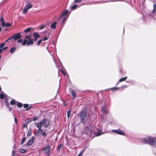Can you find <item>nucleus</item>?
<instances>
[{
    "instance_id": "nucleus-1",
    "label": "nucleus",
    "mask_w": 156,
    "mask_h": 156,
    "mask_svg": "<svg viewBox=\"0 0 156 156\" xmlns=\"http://www.w3.org/2000/svg\"><path fill=\"white\" fill-rule=\"evenodd\" d=\"M31 36L30 34L27 35L25 36L23 40V39H20L18 40L17 42L18 43H21L22 45H25L27 44V46H28L30 44H33L34 43V41H36L38 39V38L40 37V35L37 32L33 33L34 39H31Z\"/></svg>"
},
{
    "instance_id": "nucleus-2",
    "label": "nucleus",
    "mask_w": 156,
    "mask_h": 156,
    "mask_svg": "<svg viewBox=\"0 0 156 156\" xmlns=\"http://www.w3.org/2000/svg\"><path fill=\"white\" fill-rule=\"evenodd\" d=\"M141 141L144 144H147L151 146H156V137L149 136L140 138Z\"/></svg>"
},
{
    "instance_id": "nucleus-3",
    "label": "nucleus",
    "mask_w": 156,
    "mask_h": 156,
    "mask_svg": "<svg viewBox=\"0 0 156 156\" xmlns=\"http://www.w3.org/2000/svg\"><path fill=\"white\" fill-rule=\"evenodd\" d=\"M88 117L85 110L82 109L81 111L80 118L81 122L85 123Z\"/></svg>"
},
{
    "instance_id": "nucleus-4",
    "label": "nucleus",
    "mask_w": 156,
    "mask_h": 156,
    "mask_svg": "<svg viewBox=\"0 0 156 156\" xmlns=\"http://www.w3.org/2000/svg\"><path fill=\"white\" fill-rule=\"evenodd\" d=\"M21 33H19L12 35L11 36L12 39H13L14 41L16 40H17V41L21 39V38L22 37V35L21 34Z\"/></svg>"
},
{
    "instance_id": "nucleus-5",
    "label": "nucleus",
    "mask_w": 156,
    "mask_h": 156,
    "mask_svg": "<svg viewBox=\"0 0 156 156\" xmlns=\"http://www.w3.org/2000/svg\"><path fill=\"white\" fill-rule=\"evenodd\" d=\"M84 133L89 134L93 132V127L91 125H89L84 130Z\"/></svg>"
},
{
    "instance_id": "nucleus-6",
    "label": "nucleus",
    "mask_w": 156,
    "mask_h": 156,
    "mask_svg": "<svg viewBox=\"0 0 156 156\" xmlns=\"http://www.w3.org/2000/svg\"><path fill=\"white\" fill-rule=\"evenodd\" d=\"M51 149V146L49 145H47L44 146L42 149L41 151H43L44 153L48 154L49 152Z\"/></svg>"
},
{
    "instance_id": "nucleus-7",
    "label": "nucleus",
    "mask_w": 156,
    "mask_h": 156,
    "mask_svg": "<svg viewBox=\"0 0 156 156\" xmlns=\"http://www.w3.org/2000/svg\"><path fill=\"white\" fill-rule=\"evenodd\" d=\"M102 129V126H98L96 128L97 133L95 134L97 136H99L103 133L101 132Z\"/></svg>"
},
{
    "instance_id": "nucleus-8",
    "label": "nucleus",
    "mask_w": 156,
    "mask_h": 156,
    "mask_svg": "<svg viewBox=\"0 0 156 156\" xmlns=\"http://www.w3.org/2000/svg\"><path fill=\"white\" fill-rule=\"evenodd\" d=\"M41 121L43 125H44L45 127L47 128L49 124V122L48 120L44 118Z\"/></svg>"
},
{
    "instance_id": "nucleus-9",
    "label": "nucleus",
    "mask_w": 156,
    "mask_h": 156,
    "mask_svg": "<svg viewBox=\"0 0 156 156\" xmlns=\"http://www.w3.org/2000/svg\"><path fill=\"white\" fill-rule=\"evenodd\" d=\"M113 131L114 132L116 133L121 135H125V133L124 132L120 129L117 130H113Z\"/></svg>"
},
{
    "instance_id": "nucleus-10",
    "label": "nucleus",
    "mask_w": 156,
    "mask_h": 156,
    "mask_svg": "<svg viewBox=\"0 0 156 156\" xmlns=\"http://www.w3.org/2000/svg\"><path fill=\"white\" fill-rule=\"evenodd\" d=\"M34 136H32V138L30 139L28 142L26 143V145L28 146L31 145L33 143V139Z\"/></svg>"
},
{
    "instance_id": "nucleus-11",
    "label": "nucleus",
    "mask_w": 156,
    "mask_h": 156,
    "mask_svg": "<svg viewBox=\"0 0 156 156\" xmlns=\"http://www.w3.org/2000/svg\"><path fill=\"white\" fill-rule=\"evenodd\" d=\"M49 23V22H47L45 24H43V25L41 26L39 29L40 30L44 28L45 27H46L48 26Z\"/></svg>"
},
{
    "instance_id": "nucleus-12",
    "label": "nucleus",
    "mask_w": 156,
    "mask_h": 156,
    "mask_svg": "<svg viewBox=\"0 0 156 156\" xmlns=\"http://www.w3.org/2000/svg\"><path fill=\"white\" fill-rule=\"evenodd\" d=\"M69 12L67 10H66L63 12L61 16L60 17V19L62 18L64 16H66L68 14Z\"/></svg>"
},
{
    "instance_id": "nucleus-13",
    "label": "nucleus",
    "mask_w": 156,
    "mask_h": 156,
    "mask_svg": "<svg viewBox=\"0 0 156 156\" xmlns=\"http://www.w3.org/2000/svg\"><path fill=\"white\" fill-rule=\"evenodd\" d=\"M38 130L37 131L36 133H35V135L36 136H38L41 134L42 132V130L41 129H38Z\"/></svg>"
},
{
    "instance_id": "nucleus-14",
    "label": "nucleus",
    "mask_w": 156,
    "mask_h": 156,
    "mask_svg": "<svg viewBox=\"0 0 156 156\" xmlns=\"http://www.w3.org/2000/svg\"><path fill=\"white\" fill-rule=\"evenodd\" d=\"M73 96V99H75L76 97V91L74 90H72L71 91Z\"/></svg>"
},
{
    "instance_id": "nucleus-15",
    "label": "nucleus",
    "mask_w": 156,
    "mask_h": 156,
    "mask_svg": "<svg viewBox=\"0 0 156 156\" xmlns=\"http://www.w3.org/2000/svg\"><path fill=\"white\" fill-rule=\"evenodd\" d=\"M35 125L38 129H41L43 125L42 121L41 120V121L38 123H36Z\"/></svg>"
},
{
    "instance_id": "nucleus-16",
    "label": "nucleus",
    "mask_w": 156,
    "mask_h": 156,
    "mask_svg": "<svg viewBox=\"0 0 156 156\" xmlns=\"http://www.w3.org/2000/svg\"><path fill=\"white\" fill-rule=\"evenodd\" d=\"M56 24L57 22H53L50 26L51 28L52 29H55L56 27Z\"/></svg>"
},
{
    "instance_id": "nucleus-17",
    "label": "nucleus",
    "mask_w": 156,
    "mask_h": 156,
    "mask_svg": "<svg viewBox=\"0 0 156 156\" xmlns=\"http://www.w3.org/2000/svg\"><path fill=\"white\" fill-rule=\"evenodd\" d=\"M101 111L104 114H106L108 112V111L105 108V106L101 108Z\"/></svg>"
},
{
    "instance_id": "nucleus-18",
    "label": "nucleus",
    "mask_w": 156,
    "mask_h": 156,
    "mask_svg": "<svg viewBox=\"0 0 156 156\" xmlns=\"http://www.w3.org/2000/svg\"><path fill=\"white\" fill-rule=\"evenodd\" d=\"M23 107L24 108H26L25 109L26 111H28L31 108V106H30L29 107V105L27 104H24L23 105Z\"/></svg>"
},
{
    "instance_id": "nucleus-19",
    "label": "nucleus",
    "mask_w": 156,
    "mask_h": 156,
    "mask_svg": "<svg viewBox=\"0 0 156 156\" xmlns=\"http://www.w3.org/2000/svg\"><path fill=\"white\" fill-rule=\"evenodd\" d=\"M16 48L15 47H13L11 48L10 50V53L11 54L13 53L16 50Z\"/></svg>"
},
{
    "instance_id": "nucleus-20",
    "label": "nucleus",
    "mask_w": 156,
    "mask_h": 156,
    "mask_svg": "<svg viewBox=\"0 0 156 156\" xmlns=\"http://www.w3.org/2000/svg\"><path fill=\"white\" fill-rule=\"evenodd\" d=\"M7 96L5 94H0V98L1 99H4L5 97Z\"/></svg>"
},
{
    "instance_id": "nucleus-21",
    "label": "nucleus",
    "mask_w": 156,
    "mask_h": 156,
    "mask_svg": "<svg viewBox=\"0 0 156 156\" xmlns=\"http://www.w3.org/2000/svg\"><path fill=\"white\" fill-rule=\"evenodd\" d=\"M29 9V8L25 6L23 9V12L24 13H26L27 12V11Z\"/></svg>"
},
{
    "instance_id": "nucleus-22",
    "label": "nucleus",
    "mask_w": 156,
    "mask_h": 156,
    "mask_svg": "<svg viewBox=\"0 0 156 156\" xmlns=\"http://www.w3.org/2000/svg\"><path fill=\"white\" fill-rule=\"evenodd\" d=\"M29 9V8L25 6L23 9V12L24 13H26L27 12V11Z\"/></svg>"
},
{
    "instance_id": "nucleus-23",
    "label": "nucleus",
    "mask_w": 156,
    "mask_h": 156,
    "mask_svg": "<svg viewBox=\"0 0 156 156\" xmlns=\"http://www.w3.org/2000/svg\"><path fill=\"white\" fill-rule=\"evenodd\" d=\"M25 6L27 7L29 9H30L32 7L33 5L30 2H28L27 3V5Z\"/></svg>"
},
{
    "instance_id": "nucleus-24",
    "label": "nucleus",
    "mask_w": 156,
    "mask_h": 156,
    "mask_svg": "<svg viewBox=\"0 0 156 156\" xmlns=\"http://www.w3.org/2000/svg\"><path fill=\"white\" fill-rule=\"evenodd\" d=\"M31 28H28L24 30L23 32L25 33L29 32L31 30Z\"/></svg>"
},
{
    "instance_id": "nucleus-25",
    "label": "nucleus",
    "mask_w": 156,
    "mask_h": 156,
    "mask_svg": "<svg viewBox=\"0 0 156 156\" xmlns=\"http://www.w3.org/2000/svg\"><path fill=\"white\" fill-rule=\"evenodd\" d=\"M127 78V76H126L124 78H121L119 80V82H122L125 80Z\"/></svg>"
},
{
    "instance_id": "nucleus-26",
    "label": "nucleus",
    "mask_w": 156,
    "mask_h": 156,
    "mask_svg": "<svg viewBox=\"0 0 156 156\" xmlns=\"http://www.w3.org/2000/svg\"><path fill=\"white\" fill-rule=\"evenodd\" d=\"M112 1V0H110V1H99V2H103V3H106V2H115V1Z\"/></svg>"
},
{
    "instance_id": "nucleus-27",
    "label": "nucleus",
    "mask_w": 156,
    "mask_h": 156,
    "mask_svg": "<svg viewBox=\"0 0 156 156\" xmlns=\"http://www.w3.org/2000/svg\"><path fill=\"white\" fill-rule=\"evenodd\" d=\"M156 12V4H154L153 5V9L152 12V13Z\"/></svg>"
},
{
    "instance_id": "nucleus-28",
    "label": "nucleus",
    "mask_w": 156,
    "mask_h": 156,
    "mask_svg": "<svg viewBox=\"0 0 156 156\" xmlns=\"http://www.w3.org/2000/svg\"><path fill=\"white\" fill-rule=\"evenodd\" d=\"M26 138L25 137H23L20 143L21 145H23L24 141H25Z\"/></svg>"
},
{
    "instance_id": "nucleus-29",
    "label": "nucleus",
    "mask_w": 156,
    "mask_h": 156,
    "mask_svg": "<svg viewBox=\"0 0 156 156\" xmlns=\"http://www.w3.org/2000/svg\"><path fill=\"white\" fill-rule=\"evenodd\" d=\"M77 5H76L75 4L72 6L71 9L73 10H74L77 8Z\"/></svg>"
},
{
    "instance_id": "nucleus-30",
    "label": "nucleus",
    "mask_w": 156,
    "mask_h": 156,
    "mask_svg": "<svg viewBox=\"0 0 156 156\" xmlns=\"http://www.w3.org/2000/svg\"><path fill=\"white\" fill-rule=\"evenodd\" d=\"M10 103L11 105H13L15 104L16 101L14 100H11L10 102Z\"/></svg>"
},
{
    "instance_id": "nucleus-31",
    "label": "nucleus",
    "mask_w": 156,
    "mask_h": 156,
    "mask_svg": "<svg viewBox=\"0 0 156 156\" xmlns=\"http://www.w3.org/2000/svg\"><path fill=\"white\" fill-rule=\"evenodd\" d=\"M23 106V104L21 103L18 102H17V106L19 108H21Z\"/></svg>"
},
{
    "instance_id": "nucleus-32",
    "label": "nucleus",
    "mask_w": 156,
    "mask_h": 156,
    "mask_svg": "<svg viewBox=\"0 0 156 156\" xmlns=\"http://www.w3.org/2000/svg\"><path fill=\"white\" fill-rule=\"evenodd\" d=\"M32 133V130L30 129L28 132L27 135L29 136H30Z\"/></svg>"
},
{
    "instance_id": "nucleus-33",
    "label": "nucleus",
    "mask_w": 156,
    "mask_h": 156,
    "mask_svg": "<svg viewBox=\"0 0 156 156\" xmlns=\"http://www.w3.org/2000/svg\"><path fill=\"white\" fill-rule=\"evenodd\" d=\"M71 112V111L70 110H69V111H67V117L68 118H69V116L70 115Z\"/></svg>"
},
{
    "instance_id": "nucleus-34",
    "label": "nucleus",
    "mask_w": 156,
    "mask_h": 156,
    "mask_svg": "<svg viewBox=\"0 0 156 156\" xmlns=\"http://www.w3.org/2000/svg\"><path fill=\"white\" fill-rule=\"evenodd\" d=\"M63 146V145L61 144L60 145H58L57 147V149L59 151H60V148L61 147H62Z\"/></svg>"
},
{
    "instance_id": "nucleus-35",
    "label": "nucleus",
    "mask_w": 156,
    "mask_h": 156,
    "mask_svg": "<svg viewBox=\"0 0 156 156\" xmlns=\"http://www.w3.org/2000/svg\"><path fill=\"white\" fill-rule=\"evenodd\" d=\"M20 151L21 153H24L26 152V151L24 149H22L20 150Z\"/></svg>"
},
{
    "instance_id": "nucleus-36",
    "label": "nucleus",
    "mask_w": 156,
    "mask_h": 156,
    "mask_svg": "<svg viewBox=\"0 0 156 156\" xmlns=\"http://www.w3.org/2000/svg\"><path fill=\"white\" fill-rule=\"evenodd\" d=\"M5 44V43H2L0 44V48H2Z\"/></svg>"
},
{
    "instance_id": "nucleus-37",
    "label": "nucleus",
    "mask_w": 156,
    "mask_h": 156,
    "mask_svg": "<svg viewBox=\"0 0 156 156\" xmlns=\"http://www.w3.org/2000/svg\"><path fill=\"white\" fill-rule=\"evenodd\" d=\"M82 0H74V2L76 3H78L81 2Z\"/></svg>"
},
{
    "instance_id": "nucleus-38",
    "label": "nucleus",
    "mask_w": 156,
    "mask_h": 156,
    "mask_svg": "<svg viewBox=\"0 0 156 156\" xmlns=\"http://www.w3.org/2000/svg\"><path fill=\"white\" fill-rule=\"evenodd\" d=\"M42 39H40V40H39L37 41V45L38 46H39V45H40V43L42 42Z\"/></svg>"
},
{
    "instance_id": "nucleus-39",
    "label": "nucleus",
    "mask_w": 156,
    "mask_h": 156,
    "mask_svg": "<svg viewBox=\"0 0 156 156\" xmlns=\"http://www.w3.org/2000/svg\"><path fill=\"white\" fill-rule=\"evenodd\" d=\"M119 88V87H114V88H111L110 89H112L113 90L115 91V90H118Z\"/></svg>"
},
{
    "instance_id": "nucleus-40",
    "label": "nucleus",
    "mask_w": 156,
    "mask_h": 156,
    "mask_svg": "<svg viewBox=\"0 0 156 156\" xmlns=\"http://www.w3.org/2000/svg\"><path fill=\"white\" fill-rule=\"evenodd\" d=\"M11 26V24L9 23H6L5 25V27H8Z\"/></svg>"
},
{
    "instance_id": "nucleus-41",
    "label": "nucleus",
    "mask_w": 156,
    "mask_h": 156,
    "mask_svg": "<svg viewBox=\"0 0 156 156\" xmlns=\"http://www.w3.org/2000/svg\"><path fill=\"white\" fill-rule=\"evenodd\" d=\"M15 153H16V151H14V150H13L12 152V156H15Z\"/></svg>"
},
{
    "instance_id": "nucleus-42",
    "label": "nucleus",
    "mask_w": 156,
    "mask_h": 156,
    "mask_svg": "<svg viewBox=\"0 0 156 156\" xmlns=\"http://www.w3.org/2000/svg\"><path fill=\"white\" fill-rule=\"evenodd\" d=\"M49 37H44L43 39V40L44 41H45L47 40L48 39Z\"/></svg>"
},
{
    "instance_id": "nucleus-43",
    "label": "nucleus",
    "mask_w": 156,
    "mask_h": 156,
    "mask_svg": "<svg viewBox=\"0 0 156 156\" xmlns=\"http://www.w3.org/2000/svg\"><path fill=\"white\" fill-rule=\"evenodd\" d=\"M42 136L44 137L45 136H46V133L44 132H42Z\"/></svg>"
},
{
    "instance_id": "nucleus-44",
    "label": "nucleus",
    "mask_w": 156,
    "mask_h": 156,
    "mask_svg": "<svg viewBox=\"0 0 156 156\" xmlns=\"http://www.w3.org/2000/svg\"><path fill=\"white\" fill-rule=\"evenodd\" d=\"M38 119V118L37 116L33 118V120L34 121H36Z\"/></svg>"
},
{
    "instance_id": "nucleus-45",
    "label": "nucleus",
    "mask_w": 156,
    "mask_h": 156,
    "mask_svg": "<svg viewBox=\"0 0 156 156\" xmlns=\"http://www.w3.org/2000/svg\"><path fill=\"white\" fill-rule=\"evenodd\" d=\"M0 21L2 22V23L4 22V20L2 16H1V18H0Z\"/></svg>"
},
{
    "instance_id": "nucleus-46",
    "label": "nucleus",
    "mask_w": 156,
    "mask_h": 156,
    "mask_svg": "<svg viewBox=\"0 0 156 156\" xmlns=\"http://www.w3.org/2000/svg\"><path fill=\"white\" fill-rule=\"evenodd\" d=\"M27 120L28 123L32 121V120L31 119H27Z\"/></svg>"
},
{
    "instance_id": "nucleus-47",
    "label": "nucleus",
    "mask_w": 156,
    "mask_h": 156,
    "mask_svg": "<svg viewBox=\"0 0 156 156\" xmlns=\"http://www.w3.org/2000/svg\"><path fill=\"white\" fill-rule=\"evenodd\" d=\"M12 39V38L11 37H9L8 39H7L5 41V42H7L8 41H9V40H11Z\"/></svg>"
},
{
    "instance_id": "nucleus-48",
    "label": "nucleus",
    "mask_w": 156,
    "mask_h": 156,
    "mask_svg": "<svg viewBox=\"0 0 156 156\" xmlns=\"http://www.w3.org/2000/svg\"><path fill=\"white\" fill-rule=\"evenodd\" d=\"M23 128H26L27 127V124H24L23 125Z\"/></svg>"
},
{
    "instance_id": "nucleus-49",
    "label": "nucleus",
    "mask_w": 156,
    "mask_h": 156,
    "mask_svg": "<svg viewBox=\"0 0 156 156\" xmlns=\"http://www.w3.org/2000/svg\"><path fill=\"white\" fill-rule=\"evenodd\" d=\"M14 119L15 123L16 124H17V119L16 117H14Z\"/></svg>"
},
{
    "instance_id": "nucleus-50",
    "label": "nucleus",
    "mask_w": 156,
    "mask_h": 156,
    "mask_svg": "<svg viewBox=\"0 0 156 156\" xmlns=\"http://www.w3.org/2000/svg\"><path fill=\"white\" fill-rule=\"evenodd\" d=\"M82 154H83V152H80L79 154L77 156H82Z\"/></svg>"
},
{
    "instance_id": "nucleus-51",
    "label": "nucleus",
    "mask_w": 156,
    "mask_h": 156,
    "mask_svg": "<svg viewBox=\"0 0 156 156\" xmlns=\"http://www.w3.org/2000/svg\"><path fill=\"white\" fill-rule=\"evenodd\" d=\"M2 23V25L3 27H5V22H3Z\"/></svg>"
},
{
    "instance_id": "nucleus-52",
    "label": "nucleus",
    "mask_w": 156,
    "mask_h": 156,
    "mask_svg": "<svg viewBox=\"0 0 156 156\" xmlns=\"http://www.w3.org/2000/svg\"><path fill=\"white\" fill-rule=\"evenodd\" d=\"M7 48H8V47H5L3 48H2V49H3V51L5 50Z\"/></svg>"
},
{
    "instance_id": "nucleus-53",
    "label": "nucleus",
    "mask_w": 156,
    "mask_h": 156,
    "mask_svg": "<svg viewBox=\"0 0 156 156\" xmlns=\"http://www.w3.org/2000/svg\"><path fill=\"white\" fill-rule=\"evenodd\" d=\"M3 51L2 48H0V53H1Z\"/></svg>"
},
{
    "instance_id": "nucleus-54",
    "label": "nucleus",
    "mask_w": 156,
    "mask_h": 156,
    "mask_svg": "<svg viewBox=\"0 0 156 156\" xmlns=\"http://www.w3.org/2000/svg\"><path fill=\"white\" fill-rule=\"evenodd\" d=\"M66 19V17H64V18H63V20H62V23H63L64 22V21H65V19Z\"/></svg>"
},
{
    "instance_id": "nucleus-55",
    "label": "nucleus",
    "mask_w": 156,
    "mask_h": 156,
    "mask_svg": "<svg viewBox=\"0 0 156 156\" xmlns=\"http://www.w3.org/2000/svg\"><path fill=\"white\" fill-rule=\"evenodd\" d=\"M122 87L124 88H126L127 87V85H124L122 86Z\"/></svg>"
},
{
    "instance_id": "nucleus-56",
    "label": "nucleus",
    "mask_w": 156,
    "mask_h": 156,
    "mask_svg": "<svg viewBox=\"0 0 156 156\" xmlns=\"http://www.w3.org/2000/svg\"><path fill=\"white\" fill-rule=\"evenodd\" d=\"M12 109L11 107H9V109L10 111H11Z\"/></svg>"
},
{
    "instance_id": "nucleus-57",
    "label": "nucleus",
    "mask_w": 156,
    "mask_h": 156,
    "mask_svg": "<svg viewBox=\"0 0 156 156\" xmlns=\"http://www.w3.org/2000/svg\"><path fill=\"white\" fill-rule=\"evenodd\" d=\"M6 106L7 107H9V103H7V104H6Z\"/></svg>"
},
{
    "instance_id": "nucleus-58",
    "label": "nucleus",
    "mask_w": 156,
    "mask_h": 156,
    "mask_svg": "<svg viewBox=\"0 0 156 156\" xmlns=\"http://www.w3.org/2000/svg\"><path fill=\"white\" fill-rule=\"evenodd\" d=\"M5 102H8V100L7 99V98H5Z\"/></svg>"
},
{
    "instance_id": "nucleus-59",
    "label": "nucleus",
    "mask_w": 156,
    "mask_h": 156,
    "mask_svg": "<svg viewBox=\"0 0 156 156\" xmlns=\"http://www.w3.org/2000/svg\"><path fill=\"white\" fill-rule=\"evenodd\" d=\"M61 71H62V73H63V74H64V75H65V73L62 70H61Z\"/></svg>"
},
{
    "instance_id": "nucleus-60",
    "label": "nucleus",
    "mask_w": 156,
    "mask_h": 156,
    "mask_svg": "<svg viewBox=\"0 0 156 156\" xmlns=\"http://www.w3.org/2000/svg\"><path fill=\"white\" fill-rule=\"evenodd\" d=\"M2 30V28L0 26V32H1Z\"/></svg>"
},
{
    "instance_id": "nucleus-61",
    "label": "nucleus",
    "mask_w": 156,
    "mask_h": 156,
    "mask_svg": "<svg viewBox=\"0 0 156 156\" xmlns=\"http://www.w3.org/2000/svg\"><path fill=\"white\" fill-rule=\"evenodd\" d=\"M53 59H54V60L55 62V58H53Z\"/></svg>"
},
{
    "instance_id": "nucleus-62",
    "label": "nucleus",
    "mask_w": 156,
    "mask_h": 156,
    "mask_svg": "<svg viewBox=\"0 0 156 156\" xmlns=\"http://www.w3.org/2000/svg\"><path fill=\"white\" fill-rule=\"evenodd\" d=\"M1 58V55H0V59Z\"/></svg>"
},
{
    "instance_id": "nucleus-63",
    "label": "nucleus",
    "mask_w": 156,
    "mask_h": 156,
    "mask_svg": "<svg viewBox=\"0 0 156 156\" xmlns=\"http://www.w3.org/2000/svg\"><path fill=\"white\" fill-rule=\"evenodd\" d=\"M66 104H65V105H64L65 106H66Z\"/></svg>"
},
{
    "instance_id": "nucleus-64",
    "label": "nucleus",
    "mask_w": 156,
    "mask_h": 156,
    "mask_svg": "<svg viewBox=\"0 0 156 156\" xmlns=\"http://www.w3.org/2000/svg\"><path fill=\"white\" fill-rule=\"evenodd\" d=\"M126 82H127V83H129V82L128 81H126Z\"/></svg>"
}]
</instances>
